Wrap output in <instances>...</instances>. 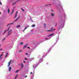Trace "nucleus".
<instances>
[{
    "label": "nucleus",
    "instance_id": "1",
    "mask_svg": "<svg viewBox=\"0 0 79 79\" xmlns=\"http://www.w3.org/2000/svg\"><path fill=\"white\" fill-rule=\"evenodd\" d=\"M20 17V16H19V17H18L15 20L13 23H10L9 24H8L7 26H9V25H10V24H13V23H15V22H16V21H17L18 20V19H19V17Z\"/></svg>",
    "mask_w": 79,
    "mask_h": 79
},
{
    "label": "nucleus",
    "instance_id": "2",
    "mask_svg": "<svg viewBox=\"0 0 79 79\" xmlns=\"http://www.w3.org/2000/svg\"><path fill=\"white\" fill-rule=\"evenodd\" d=\"M11 31H12V30H10L8 32V35H10L11 34Z\"/></svg>",
    "mask_w": 79,
    "mask_h": 79
},
{
    "label": "nucleus",
    "instance_id": "3",
    "mask_svg": "<svg viewBox=\"0 0 79 79\" xmlns=\"http://www.w3.org/2000/svg\"><path fill=\"white\" fill-rule=\"evenodd\" d=\"M11 60H10L9 62L8 63V66L9 67L10 66V65L11 64Z\"/></svg>",
    "mask_w": 79,
    "mask_h": 79
},
{
    "label": "nucleus",
    "instance_id": "4",
    "mask_svg": "<svg viewBox=\"0 0 79 79\" xmlns=\"http://www.w3.org/2000/svg\"><path fill=\"white\" fill-rule=\"evenodd\" d=\"M55 31V29H54V30L51 29L48 30H47V31H48V32H52V31Z\"/></svg>",
    "mask_w": 79,
    "mask_h": 79
},
{
    "label": "nucleus",
    "instance_id": "5",
    "mask_svg": "<svg viewBox=\"0 0 79 79\" xmlns=\"http://www.w3.org/2000/svg\"><path fill=\"white\" fill-rule=\"evenodd\" d=\"M18 12L17 11L16 12V14H15V17H14V19L15 18H16V17H17V16H18V15H17V14L18 13Z\"/></svg>",
    "mask_w": 79,
    "mask_h": 79
},
{
    "label": "nucleus",
    "instance_id": "6",
    "mask_svg": "<svg viewBox=\"0 0 79 79\" xmlns=\"http://www.w3.org/2000/svg\"><path fill=\"white\" fill-rule=\"evenodd\" d=\"M24 67V64H23V63H22L21 64V68H23Z\"/></svg>",
    "mask_w": 79,
    "mask_h": 79
},
{
    "label": "nucleus",
    "instance_id": "7",
    "mask_svg": "<svg viewBox=\"0 0 79 79\" xmlns=\"http://www.w3.org/2000/svg\"><path fill=\"white\" fill-rule=\"evenodd\" d=\"M18 2H19V1H17L16 2H14V3H13V5H15V4H16V3Z\"/></svg>",
    "mask_w": 79,
    "mask_h": 79
},
{
    "label": "nucleus",
    "instance_id": "8",
    "mask_svg": "<svg viewBox=\"0 0 79 79\" xmlns=\"http://www.w3.org/2000/svg\"><path fill=\"white\" fill-rule=\"evenodd\" d=\"M9 71L10 72L11 71V67H9Z\"/></svg>",
    "mask_w": 79,
    "mask_h": 79
},
{
    "label": "nucleus",
    "instance_id": "9",
    "mask_svg": "<svg viewBox=\"0 0 79 79\" xmlns=\"http://www.w3.org/2000/svg\"><path fill=\"white\" fill-rule=\"evenodd\" d=\"M54 35V33H52L51 35H49L48 36L50 37V36H52V35Z\"/></svg>",
    "mask_w": 79,
    "mask_h": 79
},
{
    "label": "nucleus",
    "instance_id": "10",
    "mask_svg": "<svg viewBox=\"0 0 79 79\" xmlns=\"http://www.w3.org/2000/svg\"><path fill=\"white\" fill-rule=\"evenodd\" d=\"M51 16H55V15H54V14L51 13Z\"/></svg>",
    "mask_w": 79,
    "mask_h": 79
},
{
    "label": "nucleus",
    "instance_id": "11",
    "mask_svg": "<svg viewBox=\"0 0 79 79\" xmlns=\"http://www.w3.org/2000/svg\"><path fill=\"white\" fill-rule=\"evenodd\" d=\"M27 27H28V26H27V27H26L25 28V29H24V30H23V32H24V31H25V30H26V29H27Z\"/></svg>",
    "mask_w": 79,
    "mask_h": 79
},
{
    "label": "nucleus",
    "instance_id": "12",
    "mask_svg": "<svg viewBox=\"0 0 79 79\" xmlns=\"http://www.w3.org/2000/svg\"><path fill=\"white\" fill-rule=\"evenodd\" d=\"M34 60V58L32 57L31 59V61H32V60Z\"/></svg>",
    "mask_w": 79,
    "mask_h": 79
},
{
    "label": "nucleus",
    "instance_id": "13",
    "mask_svg": "<svg viewBox=\"0 0 79 79\" xmlns=\"http://www.w3.org/2000/svg\"><path fill=\"white\" fill-rule=\"evenodd\" d=\"M10 9H8V13H10Z\"/></svg>",
    "mask_w": 79,
    "mask_h": 79
},
{
    "label": "nucleus",
    "instance_id": "14",
    "mask_svg": "<svg viewBox=\"0 0 79 79\" xmlns=\"http://www.w3.org/2000/svg\"><path fill=\"white\" fill-rule=\"evenodd\" d=\"M35 25L34 24H33L31 26V27H35Z\"/></svg>",
    "mask_w": 79,
    "mask_h": 79
},
{
    "label": "nucleus",
    "instance_id": "15",
    "mask_svg": "<svg viewBox=\"0 0 79 79\" xmlns=\"http://www.w3.org/2000/svg\"><path fill=\"white\" fill-rule=\"evenodd\" d=\"M27 45H28L27 44L26 45L24 46L23 47V48H26V46H27Z\"/></svg>",
    "mask_w": 79,
    "mask_h": 79
},
{
    "label": "nucleus",
    "instance_id": "16",
    "mask_svg": "<svg viewBox=\"0 0 79 79\" xmlns=\"http://www.w3.org/2000/svg\"><path fill=\"white\" fill-rule=\"evenodd\" d=\"M20 27V25H19L18 26L16 27Z\"/></svg>",
    "mask_w": 79,
    "mask_h": 79
},
{
    "label": "nucleus",
    "instance_id": "17",
    "mask_svg": "<svg viewBox=\"0 0 79 79\" xmlns=\"http://www.w3.org/2000/svg\"><path fill=\"white\" fill-rule=\"evenodd\" d=\"M10 27H9V28L8 29H7V31H9V30H10Z\"/></svg>",
    "mask_w": 79,
    "mask_h": 79
},
{
    "label": "nucleus",
    "instance_id": "18",
    "mask_svg": "<svg viewBox=\"0 0 79 79\" xmlns=\"http://www.w3.org/2000/svg\"><path fill=\"white\" fill-rule=\"evenodd\" d=\"M6 30L5 31H4V33H3V34H5V33L6 32Z\"/></svg>",
    "mask_w": 79,
    "mask_h": 79
},
{
    "label": "nucleus",
    "instance_id": "19",
    "mask_svg": "<svg viewBox=\"0 0 79 79\" xmlns=\"http://www.w3.org/2000/svg\"><path fill=\"white\" fill-rule=\"evenodd\" d=\"M18 74L16 75V76L15 77V79H16V77H18Z\"/></svg>",
    "mask_w": 79,
    "mask_h": 79
},
{
    "label": "nucleus",
    "instance_id": "20",
    "mask_svg": "<svg viewBox=\"0 0 79 79\" xmlns=\"http://www.w3.org/2000/svg\"><path fill=\"white\" fill-rule=\"evenodd\" d=\"M23 42H22L21 43H20V45H23Z\"/></svg>",
    "mask_w": 79,
    "mask_h": 79
},
{
    "label": "nucleus",
    "instance_id": "21",
    "mask_svg": "<svg viewBox=\"0 0 79 79\" xmlns=\"http://www.w3.org/2000/svg\"><path fill=\"white\" fill-rule=\"evenodd\" d=\"M19 70H16V73H18V71H19Z\"/></svg>",
    "mask_w": 79,
    "mask_h": 79
},
{
    "label": "nucleus",
    "instance_id": "22",
    "mask_svg": "<svg viewBox=\"0 0 79 79\" xmlns=\"http://www.w3.org/2000/svg\"><path fill=\"white\" fill-rule=\"evenodd\" d=\"M22 10L24 12V10L23 9V8H22Z\"/></svg>",
    "mask_w": 79,
    "mask_h": 79
},
{
    "label": "nucleus",
    "instance_id": "23",
    "mask_svg": "<svg viewBox=\"0 0 79 79\" xmlns=\"http://www.w3.org/2000/svg\"><path fill=\"white\" fill-rule=\"evenodd\" d=\"M13 12H12V13L10 14V15H13Z\"/></svg>",
    "mask_w": 79,
    "mask_h": 79
},
{
    "label": "nucleus",
    "instance_id": "24",
    "mask_svg": "<svg viewBox=\"0 0 79 79\" xmlns=\"http://www.w3.org/2000/svg\"><path fill=\"white\" fill-rule=\"evenodd\" d=\"M44 27H45L46 26V24H44Z\"/></svg>",
    "mask_w": 79,
    "mask_h": 79
},
{
    "label": "nucleus",
    "instance_id": "25",
    "mask_svg": "<svg viewBox=\"0 0 79 79\" xmlns=\"http://www.w3.org/2000/svg\"><path fill=\"white\" fill-rule=\"evenodd\" d=\"M5 40V39H3L2 40V41H3L4 40Z\"/></svg>",
    "mask_w": 79,
    "mask_h": 79
},
{
    "label": "nucleus",
    "instance_id": "26",
    "mask_svg": "<svg viewBox=\"0 0 79 79\" xmlns=\"http://www.w3.org/2000/svg\"><path fill=\"white\" fill-rule=\"evenodd\" d=\"M25 60H27V58L25 57Z\"/></svg>",
    "mask_w": 79,
    "mask_h": 79
},
{
    "label": "nucleus",
    "instance_id": "27",
    "mask_svg": "<svg viewBox=\"0 0 79 79\" xmlns=\"http://www.w3.org/2000/svg\"><path fill=\"white\" fill-rule=\"evenodd\" d=\"M7 56H8V55H6V56H5V58H6V57H7Z\"/></svg>",
    "mask_w": 79,
    "mask_h": 79
},
{
    "label": "nucleus",
    "instance_id": "28",
    "mask_svg": "<svg viewBox=\"0 0 79 79\" xmlns=\"http://www.w3.org/2000/svg\"><path fill=\"white\" fill-rule=\"evenodd\" d=\"M3 56V54H1L0 56V58L1 57V56Z\"/></svg>",
    "mask_w": 79,
    "mask_h": 79
},
{
    "label": "nucleus",
    "instance_id": "29",
    "mask_svg": "<svg viewBox=\"0 0 79 79\" xmlns=\"http://www.w3.org/2000/svg\"><path fill=\"white\" fill-rule=\"evenodd\" d=\"M0 5H2V2L1 1H0Z\"/></svg>",
    "mask_w": 79,
    "mask_h": 79
},
{
    "label": "nucleus",
    "instance_id": "30",
    "mask_svg": "<svg viewBox=\"0 0 79 79\" xmlns=\"http://www.w3.org/2000/svg\"><path fill=\"white\" fill-rule=\"evenodd\" d=\"M51 11H52V12H53V10H51Z\"/></svg>",
    "mask_w": 79,
    "mask_h": 79
},
{
    "label": "nucleus",
    "instance_id": "31",
    "mask_svg": "<svg viewBox=\"0 0 79 79\" xmlns=\"http://www.w3.org/2000/svg\"><path fill=\"white\" fill-rule=\"evenodd\" d=\"M13 11H14V9H13V10H12V12H13Z\"/></svg>",
    "mask_w": 79,
    "mask_h": 79
},
{
    "label": "nucleus",
    "instance_id": "32",
    "mask_svg": "<svg viewBox=\"0 0 79 79\" xmlns=\"http://www.w3.org/2000/svg\"><path fill=\"white\" fill-rule=\"evenodd\" d=\"M22 52V50H20L19 51V52Z\"/></svg>",
    "mask_w": 79,
    "mask_h": 79
},
{
    "label": "nucleus",
    "instance_id": "33",
    "mask_svg": "<svg viewBox=\"0 0 79 79\" xmlns=\"http://www.w3.org/2000/svg\"><path fill=\"white\" fill-rule=\"evenodd\" d=\"M26 55H28V53H25Z\"/></svg>",
    "mask_w": 79,
    "mask_h": 79
},
{
    "label": "nucleus",
    "instance_id": "34",
    "mask_svg": "<svg viewBox=\"0 0 79 79\" xmlns=\"http://www.w3.org/2000/svg\"><path fill=\"white\" fill-rule=\"evenodd\" d=\"M26 63V61H23V63Z\"/></svg>",
    "mask_w": 79,
    "mask_h": 79
},
{
    "label": "nucleus",
    "instance_id": "35",
    "mask_svg": "<svg viewBox=\"0 0 79 79\" xmlns=\"http://www.w3.org/2000/svg\"><path fill=\"white\" fill-rule=\"evenodd\" d=\"M48 5H45V6H48Z\"/></svg>",
    "mask_w": 79,
    "mask_h": 79
},
{
    "label": "nucleus",
    "instance_id": "36",
    "mask_svg": "<svg viewBox=\"0 0 79 79\" xmlns=\"http://www.w3.org/2000/svg\"><path fill=\"white\" fill-rule=\"evenodd\" d=\"M1 50H2V49H0V51H1Z\"/></svg>",
    "mask_w": 79,
    "mask_h": 79
},
{
    "label": "nucleus",
    "instance_id": "37",
    "mask_svg": "<svg viewBox=\"0 0 79 79\" xmlns=\"http://www.w3.org/2000/svg\"><path fill=\"white\" fill-rule=\"evenodd\" d=\"M27 48H30V47H28Z\"/></svg>",
    "mask_w": 79,
    "mask_h": 79
},
{
    "label": "nucleus",
    "instance_id": "38",
    "mask_svg": "<svg viewBox=\"0 0 79 79\" xmlns=\"http://www.w3.org/2000/svg\"><path fill=\"white\" fill-rule=\"evenodd\" d=\"M31 74H33V73H32V72H31Z\"/></svg>",
    "mask_w": 79,
    "mask_h": 79
},
{
    "label": "nucleus",
    "instance_id": "39",
    "mask_svg": "<svg viewBox=\"0 0 79 79\" xmlns=\"http://www.w3.org/2000/svg\"><path fill=\"white\" fill-rule=\"evenodd\" d=\"M27 76H25V77H27Z\"/></svg>",
    "mask_w": 79,
    "mask_h": 79
},
{
    "label": "nucleus",
    "instance_id": "40",
    "mask_svg": "<svg viewBox=\"0 0 79 79\" xmlns=\"http://www.w3.org/2000/svg\"><path fill=\"white\" fill-rule=\"evenodd\" d=\"M6 54H7V55H8V53L6 52Z\"/></svg>",
    "mask_w": 79,
    "mask_h": 79
},
{
    "label": "nucleus",
    "instance_id": "41",
    "mask_svg": "<svg viewBox=\"0 0 79 79\" xmlns=\"http://www.w3.org/2000/svg\"><path fill=\"white\" fill-rule=\"evenodd\" d=\"M51 29H53V28L52 27V28H51Z\"/></svg>",
    "mask_w": 79,
    "mask_h": 79
},
{
    "label": "nucleus",
    "instance_id": "42",
    "mask_svg": "<svg viewBox=\"0 0 79 79\" xmlns=\"http://www.w3.org/2000/svg\"><path fill=\"white\" fill-rule=\"evenodd\" d=\"M48 5H51V4H49Z\"/></svg>",
    "mask_w": 79,
    "mask_h": 79
},
{
    "label": "nucleus",
    "instance_id": "43",
    "mask_svg": "<svg viewBox=\"0 0 79 79\" xmlns=\"http://www.w3.org/2000/svg\"><path fill=\"white\" fill-rule=\"evenodd\" d=\"M45 39H47V38H46Z\"/></svg>",
    "mask_w": 79,
    "mask_h": 79
},
{
    "label": "nucleus",
    "instance_id": "44",
    "mask_svg": "<svg viewBox=\"0 0 79 79\" xmlns=\"http://www.w3.org/2000/svg\"><path fill=\"white\" fill-rule=\"evenodd\" d=\"M0 15H1V12H0Z\"/></svg>",
    "mask_w": 79,
    "mask_h": 79
},
{
    "label": "nucleus",
    "instance_id": "45",
    "mask_svg": "<svg viewBox=\"0 0 79 79\" xmlns=\"http://www.w3.org/2000/svg\"><path fill=\"white\" fill-rule=\"evenodd\" d=\"M19 0H18V1H19Z\"/></svg>",
    "mask_w": 79,
    "mask_h": 79
}]
</instances>
